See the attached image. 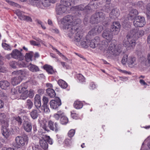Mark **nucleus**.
Returning a JSON list of instances; mask_svg holds the SVG:
<instances>
[{
  "label": "nucleus",
  "mask_w": 150,
  "mask_h": 150,
  "mask_svg": "<svg viewBox=\"0 0 150 150\" xmlns=\"http://www.w3.org/2000/svg\"><path fill=\"white\" fill-rule=\"evenodd\" d=\"M61 28L63 29H69L68 35L70 38L73 35L72 32H75V29L77 27L76 25L81 22L79 19H74V17L70 15H67L58 21Z\"/></svg>",
  "instance_id": "1"
},
{
  "label": "nucleus",
  "mask_w": 150,
  "mask_h": 150,
  "mask_svg": "<svg viewBox=\"0 0 150 150\" xmlns=\"http://www.w3.org/2000/svg\"><path fill=\"white\" fill-rule=\"evenodd\" d=\"M76 0H61L60 4L57 6L56 13L61 15L64 13H67L71 8V6L74 4Z\"/></svg>",
  "instance_id": "2"
},
{
  "label": "nucleus",
  "mask_w": 150,
  "mask_h": 150,
  "mask_svg": "<svg viewBox=\"0 0 150 150\" xmlns=\"http://www.w3.org/2000/svg\"><path fill=\"white\" fill-rule=\"evenodd\" d=\"M75 32H72L73 35L70 38H72V36L74 34V41L76 44L78 46H81L82 47H87L88 45L86 43V39L83 38V35L81 34L80 31H78V29L77 27L75 29Z\"/></svg>",
  "instance_id": "3"
},
{
  "label": "nucleus",
  "mask_w": 150,
  "mask_h": 150,
  "mask_svg": "<svg viewBox=\"0 0 150 150\" xmlns=\"http://www.w3.org/2000/svg\"><path fill=\"white\" fill-rule=\"evenodd\" d=\"M136 44L135 38L132 35L129 33L126 37V39H124L123 42V45L127 50L133 49Z\"/></svg>",
  "instance_id": "4"
},
{
  "label": "nucleus",
  "mask_w": 150,
  "mask_h": 150,
  "mask_svg": "<svg viewBox=\"0 0 150 150\" xmlns=\"http://www.w3.org/2000/svg\"><path fill=\"white\" fill-rule=\"evenodd\" d=\"M30 3L31 5L42 9L49 6L51 4L49 0H30Z\"/></svg>",
  "instance_id": "5"
},
{
  "label": "nucleus",
  "mask_w": 150,
  "mask_h": 150,
  "mask_svg": "<svg viewBox=\"0 0 150 150\" xmlns=\"http://www.w3.org/2000/svg\"><path fill=\"white\" fill-rule=\"evenodd\" d=\"M16 144L20 146H23L27 145L28 141V138L27 135L24 134L22 136H18L15 139Z\"/></svg>",
  "instance_id": "6"
},
{
  "label": "nucleus",
  "mask_w": 150,
  "mask_h": 150,
  "mask_svg": "<svg viewBox=\"0 0 150 150\" xmlns=\"http://www.w3.org/2000/svg\"><path fill=\"white\" fill-rule=\"evenodd\" d=\"M146 22L144 17L140 16H138L133 21L134 25L137 27H142L145 24Z\"/></svg>",
  "instance_id": "7"
},
{
  "label": "nucleus",
  "mask_w": 150,
  "mask_h": 150,
  "mask_svg": "<svg viewBox=\"0 0 150 150\" xmlns=\"http://www.w3.org/2000/svg\"><path fill=\"white\" fill-rule=\"evenodd\" d=\"M120 28V25L119 22H113L110 29V32H112V34L117 35L119 32Z\"/></svg>",
  "instance_id": "8"
},
{
  "label": "nucleus",
  "mask_w": 150,
  "mask_h": 150,
  "mask_svg": "<svg viewBox=\"0 0 150 150\" xmlns=\"http://www.w3.org/2000/svg\"><path fill=\"white\" fill-rule=\"evenodd\" d=\"M99 39V38L96 37L94 39L91 40L86 39V43L88 45L87 47H84L85 48H87L89 46L92 48H95L98 44Z\"/></svg>",
  "instance_id": "9"
},
{
  "label": "nucleus",
  "mask_w": 150,
  "mask_h": 150,
  "mask_svg": "<svg viewBox=\"0 0 150 150\" xmlns=\"http://www.w3.org/2000/svg\"><path fill=\"white\" fill-rule=\"evenodd\" d=\"M92 5L88 4L87 6H85L83 4H81L78 6H75L74 8L75 11H83V10H90L93 7Z\"/></svg>",
  "instance_id": "10"
},
{
  "label": "nucleus",
  "mask_w": 150,
  "mask_h": 150,
  "mask_svg": "<svg viewBox=\"0 0 150 150\" xmlns=\"http://www.w3.org/2000/svg\"><path fill=\"white\" fill-rule=\"evenodd\" d=\"M48 125L51 130L55 132H57L60 130V128L56 122L54 123L52 120H49L48 122Z\"/></svg>",
  "instance_id": "11"
},
{
  "label": "nucleus",
  "mask_w": 150,
  "mask_h": 150,
  "mask_svg": "<svg viewBox=\"0 0 150 150\" xmlns=\"http://www.w3.org/2000/svg\"><path fill=\"white\" fill-rule=\"evenodd\" d=\"M129 33L132 35L134 38H136L140 37L143 35L144 32L143 30H138L137 29H134L131 30Z\"/></svg>",
  "instance_id": "12"
},
{
  "label": "nucleus",
  "mask_w": 150,
  "mask_h": 150,
  "mask_svg": "<svg viewBox=\"0 0 150 150\" xmlns=\"http://www.w3.org/2000/svg\"><path fill=\"white\" fill-rule=\"evenodd\" d=\"M110 30L106 29L104 31L102 34V37L108 40L109 42H110L113 38V35L111 34Z\"/></svg>",
  "instance_id": "13"
},
{
  "label": "nucleus",
  "mask_w": 150,
  "mask_h": 150,
  "mask_svg": "<svg viewBox=\"0 0 150 150\" xmlns=\"http://www.w3.org/2000/svg\"><path fill=\"white\" fill-rule=\"evenodd\" d=\"M103 29V26L100 25H97L90 31L88 34L91 35L100 33Z\"/></svg>",
  "instance_id": "14"
},
{
  "label": "nucleus",
  "mask_w": 150,
  "mask_h": 150,
  "mask_svg": "<svg viewBox=\"0 0 150 150\" xmlns=\"http://www.w3.org/2000/svg\"><path fill=\"white\" fill-rule=\"evenodd\" d=\"M50 105L51 108L56 109L61 105V100L59 98H56L54 100H52L50 102Z\"/></svg>",
  "instance_id": "15"
},
{
  "label": "nucleus",
  "mask_w": 150,
  "mask_h": 150,
  "mask_svg": "<svg viewBox=\"0 0 150 150\" xmlns=\"http://www.w3.org/2000/svg\"><path fill=\"white\" fill-rule=\"evenodd\" d=\"M12 58L15 59H21L23 57V55L21 51L18 50H13L11 52Z\"/></svg>",
  "instance_id": "16"
},
{
  "label": "nucleus",
  "mask_w": 150,
  "mask_h": 150,
  "mask_svg": "<svg viewBox=\"0 0 150 150\" xmlns=\"http://www.w3.org/2000/svg\"><path fill=\"white\" fill-rule=\"evenodd\" d=\"M115 46L113 43L110 44L107 50V55L108 56H111L114 55L115 52Z\"/></svg>",
  "instance_id": "17"
},
{
  "label": "nucleus",
  "mask_w": 150,
  "mask_h": 150,
  "mask_svg": "<svg viewBox=\"0 0 150 150\" xmlns=\"http://www.w3.org/2000/svg\"><path fill=\"white\" fill-rule=\"evenodd\" d=\"M127 64L130 67L132 68L134 67L137 64L136 58L132 56L129 57L127 59Z\"/></svg>",
  "instance_id": "18"
},
{
  "label": "nucleus",
  "mask_w": 150,
  "mask_h": 150,
  "mask_svg": "<svg viewBox=\"0 0 150 150\" xmlns=\"http://www.w3.org/2000/svg\"><path fill=\"white\" fill-rule=\"evenodd\" d=\"M34 105L36 108L39 109L41 107V103L40 96L38 94L35 95L34 98Z\"/></svg>",
  "instance_id": "19"
},
{
  "label": "nucleus",
  "mask_w": 150,
  "mask_h": 150,
  "mask_svg": "<svg viewBox=\"0 0 150 150\" xmlns=\"http://www.w3.org/2000/svg\"><path fill=\"white\" fill-rule=\"evenodd\" d=\"M120 15L119 9L115 8L113 9L110 13V18L112 19H116Z\"/></svg>",
  "instance_id": "20"
},
{
  "label": "nucleus",
  "mask_w": 150,
  "mask_h": 150,
  "mask_svg": "<svg viewBox=\"0 0 150 150\" xmlns=\"http://www.w3.org/2000/svg\"><path fill=\"white\" fill-rule=\"evenodd\" d=\"M23 127L24 129L27 132H30L32 129L31 123L27 121L24 122L23 124Z\"/></svg>",
  "instance_id": "21"
},
{
  "label": "nucleus",
  "mask_w": 150,
  "mask_h": 150,
  "mask_svg": "<svg viewBox=\"0 0 150 150\" xmlns=\"http://www.w3.org/2000/svg\"><path fill=\"white\" fill-rule=\"evenodd\" d=\"M23 79L19 76L13 77L11 79V83L14 86L19 83L22 81Z\"/></svg>",
  "instance_id": "22"
},
{
  "label": "nucleus",
  "mask_w": 150,
  "mask_h": 150,
  "mask_svg": "<svg viewBox=\"0 0 150 150\" xmlns=\"http://www.w3.org/2000/svg\"><path fill=\"white\" fill-rule=\"evenodd\" d=\"M28 86L26 85V83H25L22 84L18 88V91L20 93H23L26 92H28L27 90Z\"/></svg>",
  "instance_id": "23"
},
{
  "label": "nucleus",
  "mask_w": 150,
  "mask_h": 150,
  "mask_svg": "<svg viewBox=\"0 0 150 150\" xmlns=\"http://www.w3.org/2000/svg\"><path fill=\"white\" fill-rule=\"evenodd\" d=\"M10 85V83L7 81H0V87L2 89H7L9 87Z\"/></svg>",
  "instance_id": "24"
},
{
  "label": "nucleus",
  "mask_w": 150,
  "mask_h": 150,
  "mask_svg": "<svg viewBox=\"0 0 150 150\" xmlns=\"http://www.w3.org/2000/svg\"><path fill=\"white\" fill-rule=\"evenodd\" d=\"M138 13L136 9H132L131 11L129 14V19L132 20L136 17Z\"/></svg>",
  "instance_id": "25"
},
{
  "label": "nucleus",
  "mask_w": 150,
  "mask_h": 150,
  "mask_svg": "<svg viewBox=\"0 0 150 150\" xmlns=\"http://www.w3.org/2000/svg\"><path fill=\"white\" fill-rule=\"evenodd\" d=\"M40 146L44 149L46 150L48 148V144L46 140L44 138H42L39 140Z\"/></svg>",
  "instance_id": "26"
},
{
  "label": "nucleus",
  "mask_w": 150,
  "mask_h": 150,
  "mask_svg": "<svg viewBox=\"0 0 150 150\" xmlns=\"http://www.w3.org/2000/svg\"><path fill=\"white\" fill-rule=\"evenodd\" d=\"M28 72L27 71L25 70H19L18 71H13L12 73L13 75H15L16 74H20L22 76H25L27 75L28 74Z\"/></svg>",
  "instance_id": "27"
},
{
  "label": "nucleus",
  "mask_w": 150,
  "mask_h": 150,
  "mask_svg": "<svg viewBox=\"0 0 150 150\" xmlns=\"http://www.w3.org/2000/svg\"><path fill=\"white\" fill-rule=\"evenodd\" d=\"M27 67L28 69L32 72H35L39 71V69L38 66L31 63H30L29 65H28Z\"/></svg>",
  "instance_id": "28"
},
{
  "label": "nucleus",
  "mask_w": 150,
  "mask_h": 150,
  "mask_svg": "<svg viewBox=\"0 0 150 150\" xmlns=\"http://www.w3.org/2000/svg\"><path fill=\"white\" fill-rule=\"evenodd\" d=\"M3 135L6 138H7L11 135V133L9 130L7 128L1 129Z\"/></svg>",
  "instance_id": "29"
},
{
  "label": "nucleus",
  "mask_w": 150,
  "mask_h": 150,
  "mask_svg": "<svg viewBox=\"0 0 150 150\" xmlns=\"http://www.w3.org/2000/svg\"><path fill=\"white\" fill-rule=\"evenodd\" d=\"M44 69L49 74H52L54 73V71L52 67L48 65H45L43 67Z\"/></svg>",
  "instance_id": "30"
},
{
  "label": "nucleus",
  "mask_w": 150,
  "mask_h": 150,
  "mask_svg": "<svg viewBox=\"0 0 150 150\" xmlns=\"http://www.w3.org/2000/svg\"><path fill=\"white\" fill-rule=\"evenodd\" d=\"M33 55V53L32 52H30L29 53H26L25 56L26 62H29L32 61V58Z\"/></svg>",
  "instance_id": "31"
},
{
  "label": "nucleus",
  "mask_w": 150,
  "mask_h": 150,
  "mask_svg": "<svg viewBox=\"0 0 150 150\" xmlns=\"http://www.w3.org/2000/svg\"><path fill=\"white\" fill-rule=\"evenodd\" d=\"M25 60H19L17 62V65L20 67H27L28 64Z\"/></svg>",
  "instance_id": "32"
},
{
  "label": "nucleus",
  "mask_w": 150,
  "mask_h": 150,
  "mask_svg": "<svg viewBox=\"0 0 150 150\" xmlns=\"http://www.w3.org/2000/svg\"><path fill=\"white\" fill-rule=\"evenodd\" d=\"M48 96L51 98L54 97L56 96L54 91L51 88H48L46 90Z\"/></svg>",
  "instance_id": "33"
},
{
  "label": "nucleus",
  "mask_w": 150,
  "mask_h": 150,
  "mask_svg": "<svg viewBox=\"0 0 150 150\" xmlns=\"http://www.w3.org/2000/svg\"><path fill=\"white\" fill-rule=\"evenodd\" d=\"M83 105V103L82 102L77 100L75 101L74 104V107L77 109H79L82 108Z\"/></svg>",
  "instance_id": "34"
},
{
  "label": "nucleus",
  "mask_w": 150,
  "mask_h": 150,
  "mask_svg": "<svg viewBox=\"0 0 150 150\" xmlns=\"http://www.w3.org/2000/svg\"><path fill=\"white\" fill-rule=\"evenodd\" d=\"M64 115V112L62 111L59 110L58 111L57 113L54 114L53 117L56 120H58L59 117H61Z\"/></svg>",
  "instance_id": "35"
},
{
  "label": "nucleus",
  "mask_w": 150,
  "mask_h": 150,
  "mask_svg": "<svg viewBox=\"0 0 150 150\" xmlns=\"http://www.w3.org/2000/svg\"><path fill=\"white\" fill-rule=\"evenodd\" d=\"M142 63L148 66L150 64V54H149L147 55V58H142Z\"/></svg>",
  "instance_id": "36"
},
{
  "label": "nucleus",
  "mask_w": 150,
  "mask_h": 150,
  "mask_svg": "<svg viewBox=\"0 0 150 150\" xmlns=\"http://www.w3.org/2000/svg\"><path fill=\"white\" fill-rule=\"evenodd\" d=\"M99 20L98 18L96 13L93 14L91 17L90 21L91 23H97L99 22Z\"/></svg>",
  "instance_id": "37"
},
{
  "label": "nucleus",
  "mask_w": 150,
  "mask_h": 150,
  "mask_svg": "<svg viewBox=\"0 0 150 150\" xmlns=\"http://www.w3.org/2000/svg\"><path fill=\"white\" fill-rule=\"evenodd\" d=\"M57 83L59 85L63 88H66L68 86L67 83L62 79L58 80Z\"/></svg>",
  "instance_id": "38"
},
{
  "label": "nucleus",
  "mask_w": 150,
  "mask_h": 150,
  "mask_svg": "<svg viewBox=\"0 0 150 150\" xmlns=\"http://www.w3.org/2000/svg\"><path fill=\"white\" fill-rule=\"evenodd\" d=\"M30 115L31 117L33 119H36L39 115L37 110L35 109H33L30 112Z\"/></svg>",
  "instance_id": "39"
},
{
  "label": "nucleus",
  "mask_w": 150,
  "mask_h": 150,
  "mask_svg": "<svg viewBox=\"0 0 150 150\" xmlns=\"http://www.w3.org/2000/svg\"><path fill=\"white\" fill-rule=\"evenodd\" d=\"M99 22L103 21L105 18V14L102 12H97L96 13Z\"/></svg>",
  "instance_id": "40"
},
{
  "label": "nucleus",
  "mask_w": 150,
  "mask_h": 150,
  "mask_svg": "<svg viewBox=\"0 0 150 150\" xmlns=\"http://www.w3.org/2000/svg\"><path fill=\"white\" fill-rule=\"evenodd\" d=\"M33 104L32 101L30 99L27 100L25 103V107L29 110L31 109Z\"/></svg>",
  "instance_id": "41"
},
{
  "label": "nucleus",
  "mask_w": 150,
  "mask_h": 150,
  "mask_svg": "<svg viewBox=\"0 0 150 150\" xmlns=\"http://www.w3.org/2000/svg\"><path fill=\"white\" fill-rule=\"evenodd\" d=\"M60 122L62 125H65L68 123V120L67 117L63 115L60 119Z\"/></svg>",
  "instance_id": "42"
},
{
  "label": "nucleus",
  "mask_w": 150,
  "mask_h": 150,
  "mask_svg": "<svg viewBox=\"0 0 150 150\" xmlns=\"http://www.w3.org/2000/svg\"><path fill=\"white\" fill-rule=\"evenodd\" d=\"M0 124L1 125L2 128H7L8 126V122L4 120L0 121Z\"/></svg>",
  "instance_id": "43"
},
{
  "label": "nucleus",
  "mask_w": 150,
  "mask_h": 150,
  "mask_svg": "<svg viewBox=\"0 0 150 150\" xmlns=\"http://www.w3.org/2000/svg\"><path fill=\"white\" fill-rule=\"evenodd\" d=\"M41 109L45 112L49 113L50 112V110L47 105H43L41 107Z\"/></svg>",
  "instance_id": "44"
},
{
  "label": "nucleus",
  "mask_w": 150,
  "mask_h": 150,
  "mask_svg": "<svg viewBox=\"0 0 150 150\" xmlns=\"http://www.w3.org/2000/svg\"><path fill=\"white\" fill-rule=\"evenodd\" d=\"M21 20L26 21L28 22H32V20L31 18L28 16L24 15L23 17H21Z\"/></svg>",
  "instance_id": "45"
},
{
  "label": "nucleus",
  "mask_w": 150,
  "mask_h": 150,
  "mask_svg": "<svg viewBox=\"0 0 150 150\" xmlns=\"http://www.w3.org/2000/svg\"><path fill=\"white\" fill-rule=\"evenodd\" d=\"M77 77L80 82H83L85 81V78L82 74H78Z\"/></svg>",
  "instance_id": "46"
},
{
  "label": "nucleus",
  "mask_w": 150,
  "mask_h": 150,
  "mask_svg": "<svg viewBox=\"0 0 150 150\" xmlns=\"http://www.w3.org/2000/svg\"><path fill=\"white\" fill-rule=\"evenodd\" d=\"M28 92L21 93L20 96V98L22 100L26 99L28 96Z\"/></svg>",
  "instance_id": "47"
},
{
  "label": "nucleus",
  "mask_w": 150,
  "mask_h": 150,
  "mask_svg": "<svg viewBox=\"0 0 150 150\" xmlns=\"http://www.w3.org/2000/svg\"><path fill=\"white\" fill-rule=\"evenodd\" d=\"M128 57L127 55H125L124 56L122 60V62L123 64H125L127 62Z\"/></svg>",
  "instance_id": "48"
},
{
  "label": "nucleus",
  "mask_w": 150,
  "mask_h": 150,
  "mask_svg": "<svg viewBox=\"0 0 150 150\" xmlns=\"http://www.w3.org/2000/svg\"><path fill=\"white\" fill-rule=\"evenodd\" d=\"M9 64L11 67L13 68H16V65H17V62L15 61H13L11 62Z\"/></svg>",
  "instance_id": "49"
},
{
  "label": "nucleus",
  "mask_w": 150,
  "mask_h": 150,
  "mask_svg": "<svg viewBox=\"0 0 150 150\" xmlns=\"http://www.w3.org/2000/svg\"><path fill=\"white\" fill-rule=\"evenodd\" d=\"M51 46L52 49L53 50H55L56 51V52H57V54H59V55H60V56H62L63 57H64V59L65 61H67L68 60L67 58V57H65L61 53H60L57 50V49H56L55 48H54V47L52 46Z\"/></svg>",
  "instance_id": "50"
},
{
  "label": "nucleus",
  "mask_w": 150,
  "mask_h": 150,
  "mask_svg": "<svg viewBox=\"0 0 150 150\" xmlns=\"http://www.w3.org/2000/svg\"><path fill=\"white\" fill-rule=\"evenodd\" d=\"M2 45L3 47L5 50H11L10 47L9 45L6 44V43H2Z\"/></svg>",
  "instance_id": "51"
},
{
  "label": "nucleus",
  "mask_w": 150,
  "mask_h": 150,
  "mask_svg": "<svg viewBox=\"0 0 150 150\" xmlns=\"http://www.w3.org/2000/svg\"><path fill=\"white\" fill-rule=\"evenodd\" d=\"M75 133V130L73 129H71L69 131L68 133V135L70 137H72L74 135Z\"/></svg>",
  "instance_id": "52"
},
{
  "label": "nucleus",
  "mask_w": 150,
  "mask_h": 150,
  "mask_svg": "<svg viewBox=\"0 0 150 150\" xmlns=\"http://www.w3.org/2000/svg\"><path fill=\"white\" fill-rule=\"evenodd\" d=\"M28 92V96L30 98H32L34 95V91L32 89H30Z\"/></svg>",
  "instance_id": "53"
},
{
  "label": "nucleus",
  "mask_w": 150,
  "mask_h": 150,
  "mask_svg": "<svg viewBox=\"0 0 150 150\" xmlns=\"http://www.w3.org/2000/svg\"><path fill=\"white\" fill-rule=\"evenodd\" d=\"M108 45V43L107 41H103L102 42V47L103 49L105 50Z\"/></svg>",
  "instance_id": "54"
},
{
  "label": "nucleus",
  "mask_w": 150,
  "mask_h": 150,
  "mask_svg": "<svg viewBox=\"0 0 150 150\" xmlns=\"http://www.w3.org/2000/svg\"><path fill=\"white\" fill-rule=\"evenodd\" d=\"M13 120L18 122L19 125H21L22 123V120L19 117H14L13 119Z\"/></svg>",
  "instance_id": "55"
},
{
  "label": "nucleus",
  "mask_w": 150,
  "mask_h": 150,
  "mask_svg": "<svg viewBox=\"0 0 150 150\" xmlns=\"http://www.w3.org/2000/svg\"><path fill=\"white\" fill-rule=\"evenodd\" d=\"M42 100L43 103V105H47L49 101L47 97L45 96H43L42 98Z\"/></svg>",
  "instance_id": "56"
},
{
  "label": "nucleus",
  "mask_w": 150,
  "mask_h": 150,
  "mask_svg": "<svg viewBox=\"0 0 150 150\" xmlns=\"http://www.w3.org/2000/svg\"><path fill=\"white\" fill-rule=\"evenodd\" d=\"M16 14L18 16L19 18L21 19V17H23L24 15H22V12L19 10H17L16 11Z\"/></svg>",
  "instance_id": "57"
},
{
  "label": "nucleus",
  "mask_w": 150,
  "mask_h": 150,
  "mask_svg": "<svg viewBox=\"0 0 150 150\" xmlns=\"http://www.w3.org/2000/svg\"><path fill=\"white\" fill-rule=\"evenodd\" d=\"M6 117V115L5 113L0 112V121L4 120Z\"/></svg>",
  "instance_id": "58"
},
{
  "label": "nucleus",
  "mask_w": 150,
  "mask_h": 150,
  "mask_svg": "<svg viewBox=\"0 0 150 150\" xmlns=\"http://www.w3.org/2000/svg\"><path fill=\"white\" fill-rule=\"evenodd\" d=\"M6 1L9 4H10L11 5H12L13 6H18V5L17 4L13 1H10L9 0H6Z\"/></svg>",
  "instance_id": "59"
},
{
  "label": "nucleus",
  "mask_w": 150,
  "mask_h": 150,
  "mask_svg": "<svg viewBox=\"0 0 150 150\" xmlns=\"http://www.w3.org/2000/svg\"><path fill=\"white\" fill-rule=\"evenodd\" d=\"M11 93L13 95H16L18 93L17 90L15 88H13L11 89Z\"/></svg>",
  "instance_id": "60"
},
{
  "label": "nucleus",
  "mask_w": 150,
  "mask_h": 150,
  "mask_svg": "<svg viewBox=\"0 0 150 150\" xmlns=\"http://www.w3.org/2000/svg\"><path fill=\"white\" fill-rule=\"evenodd\" d=\"M78 115L76 113L71 112V116L73 118L76 119Z\"/></svg>",
  "instance_id": "61"
},
{
  "label": "nucleus",
  "mask_w": 150,
  "mask_h": 150,
  "mask_svg": "<svg viewBox=\"0 0 150 150\" xmlns=\"http://www.w3.org/2000/svg\"><path fill=\"white\" fill-rule=\"evenodd\" d=\"M31 45H33L38 46L39 45V44L37 43L34 40H30V41Z\"/></svg>",
  "instance_id": "62"
},
{
  "label": "nucleus",
  "mask_w": 150,
  "mask_h": 150,
  "mask_svg": "<svg viewBox=\"0 0 150 150\" xmlns=\"http://www.w3.org/2000/svg\"><path fill=\"white\" fill-rule=\"evenodd\" d=\"M96 88V85L93 82H91L90 84V88L93 89Z\"/></svg>",
  "instance_id": "63"
},
{
  "label": "nucleus",
  "mask_w": 150,
  "mask_h": 150,
  "mask_svg": "<svg viewBox=\"0 0 150 150\" xmlns=\"http://www.w3.org/2000/svg\"><path fill=\"white\" fill-rule=\"evenodd\" d=\"M6 71V70L5 68L0 66V72L4 73Z\"/></svg>",
  "instance_id": "64"
}]
</instances>
